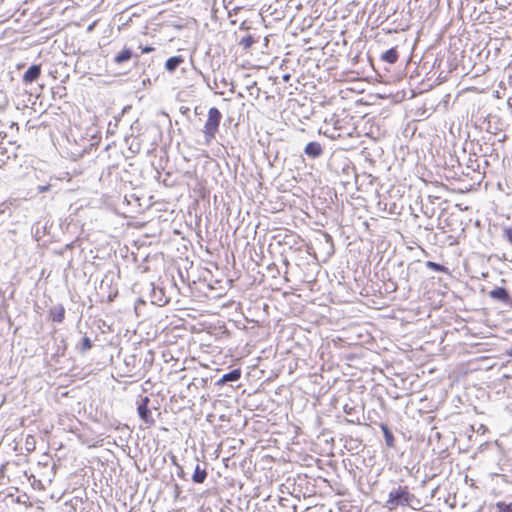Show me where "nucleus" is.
Here are the masks:
<instances>
[{
  "label": "nucleus",
  "mask_w": 512,
  "mask_h": 512,
  "mask_svg": "<svg viewBox=\"0 0 512 512\" xmlns=\"http://www.w3.org/2000/svg\"><path fill=\"white\" fill-rule=\"evenodd\" d=\"M415 500L416 496L409 491L408 486L398 485L390 490L385 507L393 510L399 506H412Z\"/></svg>",
  "instance_id": "nucleus-1"
},
{
  "label": "nucleus",
  "mask_w": 512,
  "mask_h": 512,
  "mask_svg": "<svg viewBox=\"0 0 512 512\" xmlns=\"http://www.w3.org/2000/svg\"><path fill=\"white\" fill-rule=\"evenodd\" d=\"M222 120V113L217 107H211L208 110L207 120L204 124L203 134L205 142L208 144L213 139L219 130V126Z\"/></svg>",
  "instance_id": "nucleus-2"
},
{
  "label": "nucleus",
  "mask_w": 512,
  "mask_h": 512,
  "mask_svg": "<svg viewBox=\"0 0 512 512\" xmlns=\"http://www.w3.org/2000/svg\"><path fill=\"white\" fill-rule=\"evenodd\" d=\"M141 350L137 347L133 348L131 354L125 355L123 358L124 363V375L135 376L141 370Z\"/></svg>",
  "instance_id": "nucleus-3"
},
{
  "label": "nucleus",
  "mask_w": 512,
  "mask_h": 512,
  "mask_svg": "<svg viewBox=\"0 0 512 512\" xmlns=\"http://www.w3.org/2000/svg\"><path fill=\"white\" fill-rule=\"evenodd\" d=\"M150 398L148 396L140 395L136 404H137V413L139 418L148 425H154L155 420L152 416V412L150 410Z\"/></svg>",
  "instance_id": "nucleus-4"
},
{
  "label": "nucleus",
  "mask_w": 512,
  "mask_h": 512,
  "mask_svg": "<svg viewBox=\"0 0 512 512\" xmlns=\"http://www.w3.org/2000/svg\"><path fill=\"white\" fill-rule=\"evenodd\" d=\"M488 295L492 300L512 308V296L506 287L496 286L489 291Z\"/></svg>",
  "instance_id": "nucleus-5"
},
{
  "label": "nucleus",
  "mask_w": 512,
  "mask_h": 512,
  "mask_svg": "<svg viewBox=\"0 0 512 512\" xmlns=\"http://www.w3.org/2000/svg\"><path fill=\"white\" fill-rule=\"evenodd\" d=\"M242 371L240 368H234L227 373H224L216 382L217 386L235 387L241 379Z\"/></svg>",
  "instance_id": "nucleus-6"
},
{
  "label": "nucleus",
  "mask_w": 512,
  "mask_h": 512,
  "mask_svg": "<svg viewBox=\"0 0 512 512\" xmlns=\"http://www.w3.org/2000/svg\"><path fill=\"white\" fill-rule=\"evenodd\" d=\"M76 492L72 498L66 500V512H84L81 489H73Z\"/></svg>",
  "instance_id": "nucleus-7"
},
{
  "label": "nucleus",
  "mask_w": 512,
  "mask_h": 512,
  "mask_svg": "<svg viewBox=\"0 0 512 512\" xmlns=\"http://www.w3.org/2000/svg\"><path fill=\"white\" fill-rule=\"evenodd\" d=\"M77 165L74 164L73 167H69L68 165H66V183H70L72 182V178L75 177L76 178V186L73 184L71 185L70 187H67L66 186V192L67 191H75L77 189H79V183L83 182L81 179H80V176L82 174V170L80 167H76Z\"/></svg>",
  "instance_id": "nucleus-8"
},
{
  "label": "nucleus",
  "mask_w": 512,
  "mask_h": 512,
  "mask_svg": "<svg viewBox=\"0 0 512 512\" xmlns=\"http://www.w3.org/2000/svg\"><path fill=\"white\" fill-rule=\"evenodd\" d=\"M304 154L310 159H317L323 154V147L317 141L308 142L304 148Z\"/></svg>",
  "instance_id": "nucleus-9"
},
{
  "label": "nucleus",
  "mask_w": 512,
  "mask_h": 512,
  "mask_svg": "<svg viewBox=\"0 0 512 512\" xmlns=\"http://www.w3.org/2000/svg\"><path fill=\"white\" fill-rule=\"evenodd\" d=\"M79 337L75 343V351L79 354H85L93 346L92 340L87 335H81V332L77 334Z\"/></svg>",
  "instance_id": "nucleus-10"
},
{
  "label": "nucleus",
  "mask_w": 512,
  "mask_h": 512,
  "mask_svg": "<svg viewBox=\"0 0 512 512\" xmlns=\"http://www.w3.org/2000/svg\"><path fill=\"white\" fill-rule=\"evenodd\" d=\"M207 463L204 462L203 464L197 463L194 472L192 474V481L195 484H202L207 478Z\"/></svg>",
  "instance_id": "nucleus-11"
},
{
  "label": "nucleus",
  "mask_w": 512,
  "mask_h": 512,
  "mask_svg": "<svg viewBox=\"0 0 512 512\" xmlns=\"http://www.w3.org/2000/svg\"><path fill=\"white\" fill-rule=\"evenodd\" d=\"M5 503L7 506H20L23 505L25 508L31 507L32 503L29 501V497L26 494L19 495L16 498L13 495H8L5 498Z\"/></svg>",
  "instance_id": "nucleus-12"
},
{
  "label": "nucleus",
  "mask_w": 512,
  "mask_h": 512,
  "mask_svg": "<svg viewBox=\"0 0 512 512\" xmlns=\"http://www.w3.org/2000/svg\"><path fill=\"white\" fill-rule=\"evenodd\" d=\"M167 302H168V298L165 297L163 289L157 288L153 285L152 292H151V303L161 307V306H164L165 304H167Z\"/></svg>",
  "instance_id": "nucleus-13"
},
{
  "label": "nucleus",
  "mask_w": 512,
  "mask_h": 512,
  "mask_svg": "<svg viewBox=\"0 0 512 512\" xmlns=\"http://www.w3.org/2000/svg\"><path fill=\"white\" fill-rule=\"evenodd\" d=\"M185 59L182 55H175L169 57L165 62V69L170 73L173 74L177 68L184 63Z\"/></svg>",
  "instance_id": "nucleus-14"
},
{
  "label": "nucleus",
  "mask_w": 512,
  "mask_h": 512,
  "mask_svg": "<svg viewBox=\"0 0 512 512\" xmlns=\"http://www.w3.org/2000/svg\"><path fill=\"white\" fill-rule=\"evenodd\" d=\"M399 52L397 47H391L390 49L384 51L380 55V61L388 64H394L398 61Z\"/></svg>",
  "instance_id": "nucleus-15"
},
{
  "label": "nucleus",
  "mask_w": 512,
  "mask_h": 512,
  "mask_svg": "<svg viewBox=\"0 0 512 512\" xmlns=\"http://www.w3.org/2000/svg\"><path fill=\"white\" fill-rule=\"evenodd\" d=\"M133 57H138V55H135L131 48L124 47L119 53L115 55L114 62L120 65L131 60Z\"/></svg>",
  "instance_id": "nucleus-16"
},
{
  "label": "nucleus",
  "mask_w": 512,
  "mask_h": 512,
  "mask_svg": "<svg viewBox=\"0 0 512 512\" xmlns=\"http://www.w3.org/2000/svg\"><path fill=\"white\" fill-rule=\"evenodd\" d=\"M379 427L383 433L385 444L389 448L395 447V437L393 435V432L389 428V426L386 423H379Z\"/></svg>",
  "instance_id": "nucleus-17"
},
{
  "label": "nucleus",
  "mask_w": 512,
  "mask_h": 512,
  "mask_svg": "<svg viewBox=\"0 0 512 512\" xmlns=\"http://www.w3.org/2000/svg\"><path fill=\"white\" fill-rule=\"evenodd\" d=\"M41 69L39 65H32L27 69L23 75V81L25 83H32L39 78Z\"/></svg>",
  "instance_id": "nucleus-18"
},
{
  "label": "nucleus",
  "mask_w": 512,
  "mask_h": 512,
  "mask_svg": "<svg viewBox=\"0 0 512 512\" xmlns=\"http://www.w3.org/2000/svg\"><path fill=\"white\" fill-rule=\"evenodd\" d=\"M81 141L83 142L82 144L76 143L75 150L70 151L73 163L77 160L78 157L83 156L87 152L89 140L82 138Z\"/></svg>",
  "instance_id": "nucleus-19"
},
{
  "label": "nucleus",
  "mask_w": 512,
  "mask_h": 512,
  "mask_svg": "<svg viewBox=\"0 0 512 512\" xmlns=\"http://www.w3.org/2000/svg\"><path fill=\"white\" fill-rule=\"evenodd\" d=\"M426 267L434 272H438V273H445V274H450V271H449V268L444 266L443 264H440V263H437V262H434V261H427L425 263Z\"/></svg>",
  "instance_id": "nucleus-20"
},
{
  "label": "nucleus",
  "mask_w": 512,
  "mask_h": 512,
  "mask_svg": "<svg viewBox=\"0 0 512 512\" xmlns=\"http://www.w3.org/2000/svg\"><path fill=\"white\" fill-rule=\"evenodd\" d=\"M255 42H256V40H255L254 36H253V35H251V34H247V35L243 36V37L239 40L238 44H239L243 49L248 50V49H250V48L253 46V44H254Z\"/></svg>",
  "instance_id": "nucleus-21"
},
{
  "label": "nucleus",
  "mask_w": 512,
  "mask_h": 512,
  "mask_svg": "<svg viewBox=\"0 0 512 512\" xmlns=\"http://www.w3.org/2000/svg\"><path fill=\"white\" fill-rule=\"evenodd\" d=\"M495 507L496 512H512V502L499 501Z\"/></svg>",
  "instance_id": "nucleus-22"
},
{
  "label": "nucleus",
  "mask_w": 512,
  "mask_h": 512,
  "mask_svg": "<svg viewBox=\"0 0 512 512\" xmlns=\"http://www.w3.org/2000/svg\"><path fill=\"white\" fill-rule=\"evenodd\" d=\"M296 243L294 235L285 234L282 240L278 241L279 246H288L289 249H292L293 244Z\"/></svg>",
  "instance_id": "nucleus-23"
},
{
  "label": "nucleus",
  "mask_w": 512,
  "mask_h": 512,
  "mask_svg": "<svg viewBox=\"0 0 512 512\" xmlns=\"http://www.w3.org/2000/svg\"><path fill=\"white\" fill-rule=\"evenodd\" d=\"M502 236L510 245H512V226H504L502 228Z\"/></svg>",
  "instance_id": "nucleus-24"
},
{
  "label": "nucleus",
  "mask_w": 512,
  "mask_h": 512,
  "mask_svg": "<svg viewBox=\"0 0 512 512\" xmlns=\"http://www.w3.org/2000/svg\"><path fill=\"white\" fill-rule=\"evenodd\" d=\"M171 460H172V463L177 467L178 477L184 478V476H185L184 470H183L182 466H180L178 464L176 456L172 455Z\"/></svg>",
  "instance_id": "nucleus-25"
},
{
  "label": "nucleus",
  "mask_w": 512,
  "mask_h": 512,
  "mask_svg": "<svg viewBox=\"0 0 512 512\" xmlns=\"http://www.w3.org/2000/svg\"><path fill=\"white\" fill-rule=\"evenodd\" d=\"M52 321L54 322H61L64 318V311L60 310L56 313H51Z\"/></svg>",
  "instance_id": "nucleus-26"
},
{
  "label": "nucleus",
  "mask_w": 512,
  "mask_h": 512,
  "mask_svg": "<svg viewBox=\"0 0 512 512\" xmlns=\"http://www.w3.org/2000/svg\"><path fill=\"white\" fill-rule=\"evenodd\" d=\"M325 135L331 139H338L341 137L340 133L337 131V128H333L331 133L325 132Z\"/></svg>",
  "instance_id": "nucleus-27"
},
{
  "label": "nucleus",
  "mask_w": 512,
  "mask_h": 512,
  "mask_svg": "<svg viewBox=\"0 0 512 512\" xmlns=\"http://www.w3.org/2000/svg\"><path fill=\"white\" fill-rule=\"evenodd\" d=\"M256 90V93L258 94L260 89L258 88L257 86V83L256 82H253L251 85H248L247 86V90L250 92V94L252 95L253 94V90Z\"/></svg>",
  "instance_id": "nucleus-28"
},
{
  "label": "nucleus",
  "mask_w": 512,
  "mask_h": 512,
  "mask_svg": "<svg viewBox=\"0 0 512 512\" xmlns=\"http://www.w3.org/2000/svg\"><path fill=\"white\" fill-rule=\"evenodd\" d=\"M219 82L223 85V87L231 85L230 91L233 92L234 85L232 82L229 83L225 78H221Z\"/></svg>",
  "instance_id": "nucleus-29"
},
{
  "label": "nucleus",
  "mask_w": 512,
  "mask_h": 512,
  "mask_svg": "<svg viewBox=\"0 0 512 512\" xmlns=\"http://www.w3.org/2000/svg\"><path fill=\"white\" fill-rule=\"evenodd\" d=\"M67 420H68L69 422H73V419H70V418L68 419V418L66 417V421H67ZM67 429L69 430V432H75V429H76V428L74 427V425H72V424H70V423H67V422H66V430H67Z\"/></svg>",
  "instance_id": "nucleus-30"
},
{
  "label": "nucleus",
  "mask_w": 512,
  "mask_h": 512,
  "mask_svg": "<svg viewBox=\"0 0 512 512\" xmlns=\"http://www.w3.org/2000/svg\"><path fill=\"white\" fill-rule=\"evenodd\" d=\"M152 51H154V47H152V46L147 45V46L142 47V53H150Z\"/></svg>",
  "instance_id": "nucleus-31"
},
{
  "label": "nucleus",
  "mask_w": 512,
  "mask_h": 512,
  "mask_svg": "<svg viewBox=\"0 0 512 512\" xmlns=\"http://www.w3.org/2000/svg\"><path fill=\"white\" fill-rule=\"evenodd\" d=\"M343 410H344V412L346 414H352V412L354 411V408L353 407H349L348 405H345Z\"/></svg>",
  "instance_id": "nucleus-32"
},
{
  "label": "nucleus",
  "mask_w": 512,
  "mask_h": 512,
  "mask_svg": "<svg viewBox=\"0 0 512 512\" xmlns=\"http://www.w3.org/2000/svg\"><path fill=\"white\" fill-rule=\"evenodd\" d=\"M290 79H291V74H289V73H286V74H284V75L282 76V80H283V82H286V83H287V82H289V81H290Z\"/></svg>",
  "instance_id": "nucleus-33"
},
{
  "label": "nucleus",
  "mask_w": 512,
  "mask_h": 512,
  "mask_svg": "<svg viewBox=\"0 0 512 512\" xmlns=\"http://www.w3.org/2000/svg\"><path fill=\"white\" fill-rule=\"evenodd\" d=\"M70 299H71V301H72L73 303H77V302H78V300L80 299V296H78V295H76V294H75V295H74V294H71Z\"/></svg>",
  "instance_id": "nucleus-34"
},
{
  "label": "nucleus",
  "mask_w": 512,
  "mask_h": 512,
  "mask_svg": "<svg viewBox=\"0 0 512 512\" xmlns=\"http://www.w3.org/2000/svg\"><path fill=\"white\" fill-rule=\"evenodd\" d=\"M314 512H332L330 509H325L321 507L320 509L315 510Z\"/></svg>",
  "instance_id": "nucleus-35"
},
{
  "label": "nucleus",
  "mask_w": 512,
  "mask_h": 512,
  "mask_svg": "<svg viewBox=\"0 0 512 512\" xmlns=\"http://www.w3.org/2000/svg\"><path fill=\"white\" fill-rule=\"evenodd\" d=\"M239 28H240V30H247V29H248V27L246 26V22H245V21H244V22H242V23L240 24V27H239Z\"/></svg>",
  "instance_id": "nucleus-36"
},
{
  "label": "nucleus",
  "mask_w": 512,
  "mask_h": 512,
  "mask_svg": "<svg viewBox=\"0 0 512 512\" xmlns=\"http://www.w3.org/2000/svg\"><path fill=\"white\" fill-rule=\"evenodd\" d=\"M345 422L349 423V424H355V423H360L359 421L355 422L354 420H351V419H348V418H345Z\"/></svg>",
  "instance_id": "nucleus-37"
},
{
  "label": "nucleus",
  "mask_w": 512,
  "mask_h": 512,
  "mask_svg": "<svg viewBox=\"0 0 512 512\" xmlns=\"http://www.w3.org/2000/svg\"><path fill=\"white\" fill-rule=\"evenodd\" d=\"M283 264H285L286 267L289 266V261L286 257H283Z\"/></svg>",
  "instance_id": "nucleus-38"
},
{
  "label": "nucleus",
  "mask_w": 512,
  "mask_h": 512,
  "mask_svg": "<svg viewBox=\"0 0 512 512\" xmlns=\"http://www.w3.org/2000/svg\"><path fill=\"white\" fill-rule=\"evenodd\" d=\"M391 285H392V291H395L397 288V285L394 282H391Z\"/></svg>",
  "instance_id": "nucleus-39"
},
{
  "label": "nucleus",
  "mask_w": 512,
  "mask_h": 512,
  "mask_svg": "<svg viewBox=\"0 0 512 512\" xmlns=\"http://www.w3.org/2000/svg\"><path fill=\"white\" fill-rule=\"evenodd\" d=\"M507 355L512 357V347L507 351Z\"/></svg>",
  "instance_id": "nucleus-40"
},
{
  "label": "nucleus",
  "mask_w": 512,
  "mask_h": 512,
  "mask_svg": "<svg viewBox=\"0 0 512 512\" xmlns=\"http://www.w3.org/2000/svg\"><path fill=\"white\" fill-rule=\"evenodd\" d=\"M506 138H507V136L504 134V135L502 136V138H500V139H499V141H500V142L505 141V140H506Z\"/></svg>",
  "instance_id": "nucleus-41"
},
{
  "label": "nucleus",
  "mask_w": 512,
  "mask_h": 512,
  "mask_svg": "<svg viewBox=\"0 0 512 512\" xmlns=\"http://www.w3.org/2000/svg\"><path fill=\"white\" fill-rule=\"evenodd\" d=\"M188 111H189V108H185L184 110H183V107L181 108V112H182V113H186V112H188Z\"/></svg>",
  "instance_id": "nucleus-42"
},
{
  "label": "nucleus",
  "mask_w": 512,
  "mask_h": 512,
  "mask_svg": "<svg viewBox=\"0 0 512 512\" xmlns=\"http://www.w3.org/2000/svg\"><path fill=\"white\" fill-rule=\"evenodd\" d=\"M490 149L489 146H486L485 150H484V154H486L488 152V150Z\"/></svg>",
  "instance_id": "nucleus-43"
},
{
  "label": "nucleus",
  "mask_w": 512,
  "mask_h": 512,
  "mask_svg": "<svg viewBox=\"0 0 512 512\" xmlns=\"http://www.w3.org/2000/svg\"><path fill=\"white\" fill-rule=\"evenodd\" d=\"M47 189V187H40L39 190L40 191H45Z\"/></svg>",
  "instance_id": "nucleus-44"
},
{
  "label": "nucleus",
  "mask_w": 512,
  "mask_h": 512,
  "mask_svg": "<svg viewBox=\"0 0 512 512\" xmlns=\"http://www.w3.org/2000/svg\"><path fill=\"white\" fill-rule=\"evenodd\" d=\"M65 139H66L67 142H70L68 134H66Z\"/></svg>",
  "instance_id": "nucleus-45"
},
{
  "label": "nucleus",
  "mask_w": 512,
  "mask_h": 512,
  "mask_svg": "<svg viewBox=\"0 0 512 512\" xmlns=\"http://www.w3.org/2000/svg\"><path fill=\"white\" fill-rule=\"evenodd\" d=\"M214 84H215V86H216V87H218V81H217V79H215V80H214Z\"/></svg>",
  "instance_id": "nucleus-46"
},
{
  "label": "nucleus",
  "mask_w": 512,
  "mask_h": 512,
  "mask_svg": "<svg viewBox=\"0 0 512 512\" xmlns=\"http://www.w3.org/2000/svg\"><path fill=\"white\" fill-rule=\"evenodd\" d=\"M66 398H69V391L65 392Z\"/></svg>",
  "instance_id": "nucleus-47"
},
{
  "label": "nucleus",
  "mask_w": 512,
  "mask_h": 512,
  "mask_svg": "<svg viewBox=\"0 0 512 512\" xmlns=\"http://www.w3.org/2000/svg\"><path fill=\"white\" fill-rule=\"evenodd\" d=\"M12 512H20V511H17V509H13V511H12Z\"/></svg>",
  "instance_id": "nucleus-48"
}]
</instances>
